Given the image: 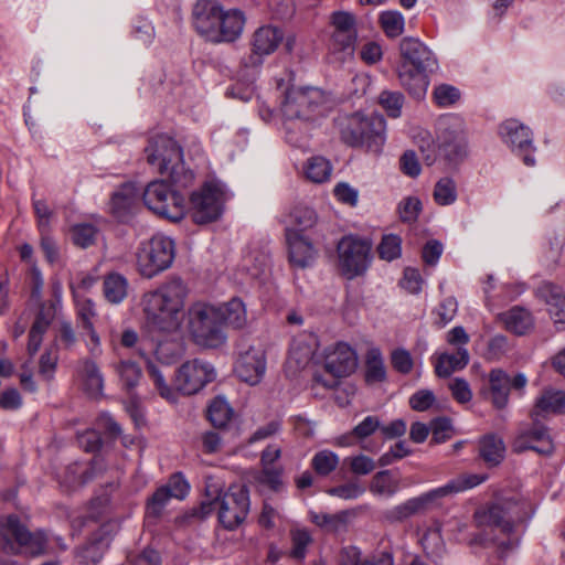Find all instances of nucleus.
Here are the masks:
<instances>
[{
    "label": "nucleus",
    "instance_id": "1",
    "mask_svg": "<svg viewBox=\"0 0 565 565\" xmlns=\"http://www.w3.org/2000/svg\"><path fill=\"white\" fill-rule=\"evenodd\" d=\"M188 295V286L179 277H171L146 292L141 299L146 328L164 335L180 333L186 316Z\"/></svg>",
    "mask_w": 565,
    "mask_h": 565
},
{
    "label": "nucleus",
    "instance_id": "2",
    "mask_svg": "<svg viewBox=\"0 0 565 565\" xmlns=\"http://www.w3.org/2000/svg\"><path fill=\"white\" fill-rule=\"evenodd\" d=\"M292 74L276 81L280 90V114L284 118L286 140L300 147L307 131V122L322 114L326 102L322 90L316 87H300L291 84Z\"/></svg>",
    "mask_w": 565,
    "mask_h": 565
},
{
    "label": "nucleus",
    "instance_id": "3",
    "mask_svg": "<svg viewBox=\"0 0 565 565\" xmlns=\"http://www.w3.org/2000/svg\"><path fill=\"white\" fill-rule=\"evenodd\" d=\"M192 15L196 32L216 44L235 42L245 26V15L241 10H225L216 0H199Z\"/></svg>",
    "mask_w": 565,
    "mask_h": 565
},
{
    "label": "nucleus",
    "instance_id": "4",
    "mask_svg": "<svg viewBox=\"0 0 565 565\" xmlns=\"http://www.w3.org/2000/svg\"><path fill=\"white\" fill-rule=\"evenodd\" d=\"M402 61L397 67L401 85L408 93L422 99L427 93L429 79L427 73L437 68V60L428 46L416 38H404L399 43Z\"/></svg>",
    "mask_w": 565,
    "mask_h": 565
},
{
    "label": "nucleus",
    "instance_id": "5",
    "mask_svg": "<svg viewBox=\"0 0 565 565\" xmlns=\"http://www.w3.org/2000/svg\"><path fill=\"white\" fill-rule=\"evenodd\" d=\"M565 406V394L562 391L546 390L537 399L531 412L532 428H522L515 436L512 447L516 452L534 450L541 455H550L553 443L547 429L539 425L540 419L558 414Z\"/></svg>",
    "mask_w": 565,
    "mask_h": 565
},
{
    "label": "nucleus",
    "instance_id": "6",
    "mask_svg": "<svg viewBox=\"0 0 565 565\" xmlns=\"http://www.w3.org/2000/svg\"><path fill=\"white\" fill-rule=\"evenodd\" d=\"M145 151L148 163L174 184L185 188L192 182L194 175L185 169L181 147L173 138L158 135L149 140Z\"/></svg>",
    "mask_w": 565,
    "mask_h": 565
},
{
    "label": "nucleus",
    "instance_id": "7",
    "mask_svg": "<svg viewBox=\"0 0 565 565\" xmlns=\"http://www.w3.org/2000/svg\"><path fill=\"white\" fill-rule=\"evenodd\" d=\"M206 495L211 499L209 503H202L204 514L211 511V505H216L218 520L227 530H234L246 519L249 510L248 491L244 486H231L221 495V487L209 478L205 486Z\"/></svg>",
    "mask_w": 565,
    "mask_h": 565
},
{
    "label": "nucleus",
    "instance_id": "8",
    "mask_svg": "<svg viewBox=\"0 0 565 565\" xmlns=\"http://www.w3.org/2000/svg\"><path fill=\"white\" fill-rule=\"evenodd\" d=\"M342 140L352 147H366L380 152L385 142L386 122L382 116L366 118L361 114L338 118Z\"/></svg>",
    "mask_w": 565,
    "mask_h": 565
},
{
    "label": "nucleus",
    "instance_id": "9",
    "mask_svg": "<svg viewBox=\"0 0 565 565\" xmlns=\"http://www.w3.org/2000/svg\"><path fill=\"white\" fill-rule=\"evenodd\" d=\"M249 44L250 52L244 55L241 62L245 74L254 77L258 74L265 57L275 53L281 44L288 53H291L296 45V38L292 34L285 36L280 28L267 24L255 30Z\"/></svg>",
    "mask_w": 565,
    "mask_h": 565
},
{
    "label": "nucleus",
    "instance_id": "10",
    "mask_svg": "<svg viewBox=\"0 0 565 565\" xmlns=\"http://www.w3.org/2000/svg\"><path fill=\"white\" fill-rule=\"evenodd\" d=\"M188 329L194 342L205 348H217L225 343L218 308L206 302H194L188 310Z\"/></svg>",
    "mask_w": 565,
    "mask_h": 565
},
{
    "label": "nucleus",
    "instance_id": "11",
    "mask_svg": "<svg viewBox=\"0 0 565 565\" xmlns=\"http://www.w3.org/2000/svg\"><path fill=\"white\" fill-rule=\"evenodd\" d=\"M0 539L3 551L15 555L39 556L45 552L47 545L43 531H29L14 514L0 519Z\"/></svg>",
    "mask_w": 565,
    "mask_h": 565
},
{
    "label": "nucleus",
    "instance_id": "12",
    "mask_svg": "<svg viewBox=\"0 0 565 565\" xmlns=\"http://www.w3.org/2000/svg\"><path fill=\"white\" fill-rule=\"evenodd\" d=\"M174 256V242L168 236L154 235L139 245L136 253L137 269L142 277L153 278L172 265Z\"/></svg>",
    "mask_w": 565,
    "mask_h": 565
},
{
    "label": "nucleus",
    "instance_id": "13",
    "mask_svg": "<svg viewBox=\"0 0 565 565\" xmlns=\"http://www.w3.org/2000/svg\"><path fill=\"white\" fill-rule=\"evenodd\" d=\"M142 198L146 206L161 217L179 222L185 215L184 198L163 181L150 182Z\"/></svg>",
    "mask_w": 565,
    "mask_h": 565
},
{
    "label": "nucleus",
    "instance_id": "14",
    "mask_svg": "<svg viewBox=\"0 0 565 565\" xmlns=\"http://www.w3.org/2000/svg\"><path fill=\"white\" fill-rule=\"evenodd\" d=\"M227 199L225 184L215 180L205 182L190 198L193 221L198 224L216 221Z\"/></svg>",
    "mask_w": 565,
    "mask_h": 565
},
{
    "label": "nucleus",
    "instance_id": "15",
    "mask_svg": "<svg viewBox=\"0 0 565 565\" xmlns=\"http://www.w3.org/2000/svg\"><path fill=\"white\" fill-rule=\"evenodd\" d=\"M371 242L356 235L343 236L337 246L339 268L343 276L353 279L363 275L371 263Z\"/></svg>",
    "mask_w": 565,
    "mask_h": 565
},
{
    "label": "nucleus",
    "instance_id": "16",
    "mask_svg": "<svg viewBox=\"0 0 565 565\" xmlns=\"http://www.w3.org/2000/svg\"><path fill=\"white\" fill-rule=\"evenodd\" d=\"M438 131L437 147L449 161L458 162L468 156L466 126L461 117H444L438 124Z\"/></svg>",
    "mask_w": 565,
    "mask_h": 565
},
{
    "label": "nucleus",
    "instance_id": "17",
    "mask_svg": "<svg viewBox=\"0 0 565 565\" xmlns=\"http://www.w3.org/2000/svg\"><path fill=\"white\" fill-rule=\"evenodd\" d=\"M323 366L333 380H324L321 375L316 374L313 381L323 387L331 388L337 385L338 379L347 377L355 372L358 354L349 344L338 342L326 350Z\"/></svg>",
    "mask_w": 565,
    "mask_h": 565
},
{
    "label": "nucleus",
    "instance_id": "18",
    "mask_svg": "<svg viewBox=\"0 0 565 565\" xmlns=\"http://www.w3.org/2000/svg\"><path fill=\"white\" fill-rule=\"evenodd\" d=\"M521 508L511 499L499 500L476 511L475 520L479 527H494L509 534L516 521H521Z\"/></svg>",
    "mask_w": 565,
    "mask_h": 565
},
{
    "label": "nucleus",
    "instance_id": "19",
    "mask_svg": "<svg viewBox=\"0 0 565 565\" xmlns=\"http://www.w3.org/2000/svg\"><path fill=\"white\" fill-rule=\"evenodd\" d=\"M333 32L330 42V53L339 62H345L354 54L356 29L354 15L339 11L331 17Z\"/></svg>",
    "mask_w": 565,
    "mask_h": 565
},
{
    "label": "nucleus",
    "instance_id": "20",
    "mask_svg": "<svg viewBox=\"0 0 565 565\" xmlns=\"http://www.w3.org/2000/svg\"><path fill=\"white\" fill-rule=\"evenodd\" d=\"M215 377V370L209 362L193 359L179 366L175 372L174 386L183 395H193Z\"/></svg>",
    "mask_w": 565,
    "mask_h": 565
},
{
    "label": "nucleus",
    "instance_id": "21",
    "mask_svg": "<svg viewBox=\"0 0 565 565\" xmlns=\"http://www.w3.org/2000/svg\"><path fill=\"white\" fill-rule=\"evenodd\" d=\"M499 135L527 167L535 164L532 131L516 119H508L499 127Z\"/></svg>",
    "mask_w": 565,
    "mask_h": 565
},
{
    "label": "nucleus",
    "instance_id": "22",
    "mask_svg": "<svg viewBox=\"0 0 565 565\" xmlns=\"http://www.w3.org/2000/svg\"><path fill=\"white\" fill-rule=\"evenodd\" d=\"M72 294L76 306L77 317L85 331V345L93 358H99L103 354L102 341L98 335L93 319L96 317L95 303L92 299L78 292L77 288L72 287Z\"/></svg>",
    "mask_w": 565,
    "mask_h": 565
},
{
    "label": "nucleus",
    "instance_id": "23",
    "mask_svg": "<svg viewBox=\"0 0 565 565\" xmlns=\"http://www.w3.org/2000/svg\"><path fill=\"white\" fill-rule=\"evenodd\" d=\"M288 259L292 267L305 269L311 267L318 258V248L311 239L295 228L285 231Z\"/></svg>",
    "mask_w": 565,
    "mask_h": 565
},
{
    "label": "nucleus",
    "instance_id": "24",
    "mask_svg": "<svg viewBox=\"0 0 565 565\" xmlns=\"http://www.w3.org/2000/svg\"><path fill=\"white\" fill-rule=\"evenodd\" d=\"M487 480V476L477 473H462L449 480L446 484L427 491L419 495L425 509L439 504L449 495L472 489Z\"/></svg>",
    "mask_w": 565,
    "mask_h": 565
},
{
    "label": "nucleus",
    "instance_id": "25",
    "mask_svg": "<svg viewBox=\"0 0 565 565\" xmlns=\"http://www.w3.org/2000/svg\"><path fill=\"white\" fill-rule=\"evenodd\" d=\"M235 372L247 384H258L266 372L265 351L260 347H250L239 355L235 365Z\"/></svg>",
    "mask_w": 565,
    "mask_h": 565
},
{
    "label": "nucleus",
    "instance_id": "26",
    "mask_svg": "<svg viewBox=\"0 0 565 565\" xmlns=\"http://www.w3.org/2000/svg\"><path fill=\"white\" fill-rule=\"evenodd\" d=\"M89 354V358H83L78 361L76 367L77 379L82 390L92 398L103 396L105 379L100 367Z\"/></svg>",
    "mask_w": 565,
    "mask_h": 565
},
{
    "label": "nucleus",
    "instance_id": "27",
    "mask_svg": "<svg viewBox=\"0 0 565 565\" xmlns=\"http://www.w3.org/2000/svg\"><path fill=\"white\" fill-rule=\"evenodd\" d=\"M511 377L501 369L489 373V388L481 393L491 402L493 407L503 409L509 403Z\"/></svg>",
    "mask_w": 565,
    "mask_h": 565
},
{
    "label": "nucleus",
    "instance_id": "28",
    "mask_svg": "<svg viewBox=\"0 0 565 565\" xmlns=\"http://www.w3.org/2000/svg\"><path fill=\"white\" fill-rule=\"evenodd\" d=\"M541 297L545 300L547 306V311L557 326L559 330H563L565 320H564V303L565 297L563 292V288L561 286H556L552 282H544L540 289Z\"/></svg>",
    "mask_w": 565,
    "mask_h": 565
},
{
    "label": "nucleus",
    "instance_id": "29",
    "mask_svg": "<svg viewBox=\"0 0 565 565\" xmlns=\"http://www.w3.org/2000/svg\"><path fill=\"white\" fill-rule=\"evenodd\" d=\"M139 200V190L136 184L128 182L117 189L110 200V210L113 214L124 220L135 207Z\"/></svg>",
    "mask_w": 565,
    "mask_h": 565
},
{
    "label": "nucleus",
    "instance_id": "30",
    "mask_svg": "<svg viewBox=\"0 0 565 565\" xmlns=\"http://www.w3.org/2000/svg\"><path fill=\"white\" fill-rule=\"evenodd\" d=\"M218 308L222 326L233 329H243L247 326V309L244 301L239 298H232L230 301Z\"/></svg>",
    "mask_w": 565,
    "mask_h": 565
},
{
    "label": "nucleus",
    "instance_id": "31",
    "mask_svg": "<svg viewBox=\"0 0 565 565\" xmlns=\"http://www.w3.org/2000/svg\"><path fill=\"white\" fill-rule=\"evenodd\" d=\"M469 363L466 348H458L454 353H441L435 363V372L439 377H448L454 372L462 370Z\"/></svg>",
    "mask_w": 565,
    "mask_h": 565
},
{
    "label": "nucleus",
    "instance_id": "32",
    "mask_svg": "<svg viewBox=\"0 0 565 565\" xmlns=\"http://www.w3.org/2000/svg\"><path fill=\"white\" fill-rule=\"evenodd\" d=\"M399 478L391 470L376 472L369 484L370 492L379 498H391L399 490Z\"/></svg>",
    "mask_w": 565,
    "mask_h": 565
},
{
    "label": "nucleus",
    "instance_id": "33",
    "mask_svg": "<svg viewBox=\"0 0 565 565\" xmlns=\"http://www.w3.org/2000/svg\"><path fill=\"white\" fill-rule=\"evenodd\" d=\"M508 331L524 334L533 324L530 312L523 308L514 307L498 316Z\"/></svg>",
    "mask_w": 565,
    "mask_h": 565
},
{
    "label": "nucleus",
    "instance_id": "34",
    "mask_svg": "<svg viewBox=\"0 0 565 565\" xmlns=\"http://www.w3.org/2000/svg\"><path fill=\"white\" fill-rule=\"evenodd\" d=\"M111 367L117 374L121 387L127 392L132 391L142 377L141 367L131 360L120 359L118 362H114Z\"/></svg>",
    "mask_w": 565,
    "mask_h": 565
},
{
    "label": "nucleus",
    "instance_id": "35",
    "mask_svg": "<svg viewBox=\"0 0 565 565\" xmlns=\"http://www.w3.org/2000/svg\"><path fill=\"white\" fill-rule=\"evenodd\" d=\"M332 164L322 156H313L307 159L302 167L303 177L312 183H324L330 180Z\"/></svg>",
    "mask_w": 565,
    "mask_h": 565
},
{
    "label": "nucleus",
    "instance_id": "36",
    "mask_svg": "<svg viewBox=\"0 0 565 565\" xmlns=\"http://www.w3.org/2000/svg\"><path fill=\"white\" fill-rule=\"evenodd\" d=\"M104 295L108 302L121 303L128 296L129 282L127 278L119 273H109L104 278Z\"/></svg>",
    "mask_w": 565,
    "mask_h": 565
},
{
    "label": "nucleus",
    "instance_id": "37",
    "mask_svg": "<svg viewBox=\"0 0 565 565\" xmlns=\"http://www.w3.org/2000/svg\"><path fill=\"white\" fill-rule=\"evenodd\" d=\"M315 352L316 343L310 342L307 339H295L290 345L287 367H305L311 361Z\"/></svg>",
    "mask_w": 565,
    "mask_h": 565
},
{
    "label": "nucleus",
    "instance_id": "38",
    "mask_svg": "<svg viewBox=\"0 0 565 565\" xmlns=\"http://www.w3.org/2000/svg\"><path fill=\"white\" fill-rule=\"evenodd\" d=\"M317 222V214L315 210L309 206L298 205L295 206L289 214L284 218L286 227L295 228L302 233V231L311 228Z\"/></svg>",
    "mask_w": 565,
    "mask_h": 565
},
{
    "label": "nucleus",
    "instance_id": "39",
    "mask_svg": "<svg viewBox=\"0 0 565 565\" xmlns=\"http://www.w3.org/2000/svg\"><path fill=\"white\" fill-rule=\"evenodd\" d=\"M386 379V367L379 348H371L365 355V380L369 383L383 382Z\"/></svg>",
    "mask_w": 565,
    "mask_h": 565
},
{
    "label": "nucleus",
    "instance_id": "40",
    "mask_svg": "<svg viewBox=\"0 0 565 565\" xmlns=\"http://www.w3.org/2000/svg\"><path fill=\"white\" fill-rule=\"evenodd\" d=\"M207 416L214 427L223 428L232 420L234 411L223 396H217L211 402Z\"/></svg>",
    "mask_w": 565,
    "mask_h": 565
},
{
    "label": "nucleus",
    "instance_id": "41",
    "mask_svg": "<svg viewBox=\"0 0 565 565\" xmlns=\"http://www.w3.org/2000/svg\"><path fill=\"white\" fill-rule=\"evenodd\" d=\"M505 447L502 439L490 435L480 440V456L489 466L499 465L504 457Z\"/></svg>",
    "mask_w": 565,
    "mask_h": 565
},
{
    "label": "nucleus",
    "instance_id": "42",
    "mask_svg": "<svg viewBox=\"0 0 565 565\" xmlns=\"http://www.w3.org/2000/svg\"><path fill=\"white\" fill-rule=\"evenodd\" d=\"M52 313L53 310L38 313L29 334L28 351L30 355H34L40 349L43 334L46 332L49 326L53 322Z\"/></svg>",
    "mask_w": 565,
    "mask_h": 565
},
{
    "label": "nucleus",
    "instance_id": "43",
    "mask_svg": "<svg viewBox=\"0 0 565 565\" xmlns=\"http://www.w3.org/2000/svg\"><path fill=\"white\" fill-rule=\"evenodd\" d=\"M352 515L353 512L351 511H341L335 514L311 513V521L320 527L337 532L345 527Z\"/></svg>",
    "mask_w": 565,
    "mask_h": 565
},
{
    "label": "nucleus",
    "instance_id": "44",
    "mask_svg": "<svg viewBox=\"0 0 565 565\" xmlns=\"http://www.w3.org/2000/svg\"><path fill=\"white\" fill-rule=\"evenodd\" d=\"M425 507L419 497L412 498L385 512V519L391 522L403 521L420 511Z\"/></svg>",
    "mask_w": 565,
    "mask_h": 565
},
{
    "label": "nucleus",
    "instance_id": "45",
    "mask_svg": "<svg viewBox=\"0 0 565 565\" xmlns=\"http://www.w3.org/2000/svg\"><path fill=\"white\" fill-rule=\"evenodd\" d=\"M147 370L159 395L162 398L167 399L168 402H175L178 398L177 387L173 388L167 383L166 377L160 367L157 364L149 362L147 365Z\"/></svg>",
    "mask_w": 565,
    "mask_h": 565
},
{
    "label": "nucleus",
    "instance_id": "46",
    "mask_svg": "<svg viewBox=\"0 0 565 565\" xmlns=\"http://www.w3.org/2000/svg\"><path fill=\"white\" fill-rule=\"evenodd\" d=\"M381 26L388 38H397L404 32V15L396 10L384 11L380 14Z\"/></svg>",
    "mask_w": 565,
    "mask_h": 565
},
{
    "label": "nucleus",
    "instance_id": "47",
    "mask_svg": "<svg viewBox=\"0 0 565 565\" xmlns=\"http://www.w3.org/2000/svg\"><path fill=\"white\" fill-rule=\"evenodd\" d=\"M98 230L89 223H78L71 228L72 242L82 248L93 245L97 238Z\"/></svg>",
    "mask_w": 565,
    "mask_h": 565
},
{
    "label": "nucleus",
    "instance_id": "48",
    "mask_svg": "<svg viewBox=\"0 0 565 565\" xmlns=\"http://www.w3.org/2000/svg\"><path fill=\"white\" fill-rule=\"evenodd\" d=\"M461 97L460 90L449 84H439L434 87L433 99L438 107L446 108L455 105Z\"/></svg>",
    "mask_w": 565,
    "mask_h": 565
},
{
    "label": "nucleus",
    "instance_id": "49",
    "mask_svg": "<svg viewBox=\"0 0 565 565\" xmlns=\"http://www.w3.org/2000/svg\"><path fill=\"white\" fill-rule=\"evenodd\" d=\"M379 104L386 111L387 116L398 118L402 114L404 96L399 92L383 90L379 95Z\"/></svg>",
    "mask_w": 565,
    "mask_h": 565
},
{
    "label": "nucleus",
    "instance_id": "50",
    "mask_svg": "<svg viewBox=\"0 0 565 565\" xmlns=\"http://www.w3.org/2000/svg\"><path fill=\"white\" fill-rule=\"evenodd\" d=\"M87 471L88 469L86 466L77 462L73 463L65 469L61 484L67 490L75 489L88 480L89 477L86 476Z\"/></svg>",
    "mask_w": 565,
    "mask_h": 565
},
{
    "label": "nucleus",
    "instance_id": "51",
    "mask_svg": "<svg viewBox=\"0 0 565 565\" xmlns=\"http://www.w3.org/2000/svg\"><path fill=\"white\" fill-rule=\"evenodd\" d=\"M434 199L439 205H450L457 200V190L450 178L440 179L434 189Z\"/></svg>",
    "mask_w": 565,
    "mask_h": 565
},
{
    "label": "nucleus",
    "instance_id": "52",
    "mask_svg": "<svg viewBox=\"0 0 565 565\" xmlns=\"http://www.w3.org/2000/svg\"><path fill=\"white\" fill-rule=\"evenodd\" d=\"M339 465V457L335 452L330 450H321L312 458V467L318 475L328 476Z\"/></svg>",
    "mask_w": 565,
    "mask_h": 565
},
{
    "label": "nucleus",
    "instance_id": "53",
    "mask_svg": "<svg viewBox=\"0 0 565 565\" xmlns=\"http://www.w3.org/2000/svg\"><path fill=\"white\" fill-rule=\"evenodd\" d=\"M402 239L399 236L394 234H388L383 236L377 252L382 259L385 260H394L401 256L402 253Z\"/></svg>",
    "mask_w": 565,
    "mask_h": 565
},
{
    "label": "nucleus",
    "instance_id": "54",
    "mask_svg": "<svg viewBox=\"0 0 565 565\" xmlns=\"http://www.w3.org/2000/svg\"><path fill=\"white\" fill-rule=\"evenodd\" d=\"M238 76L247 82L246 86L242 87V85L239 83H236L235 85H233L231 88L227 89L226 94L228 96L238 98L243 102H248L254 96L253 84H254L257 75H255L254 77H252L250 75H246L242 67V62H241L239 70H238Z\"/></svg>",
    "mask_w": 565,
    "mask_h": 565
},
{
    "label": "nucleus",
    "instance_id": "55",
    "mask_svg": "<svg viewBox=\"0 0 565 565\" xmlns=\"http://www.w3.org/2000/svg\"><path fill=\"white\" fill-rule=\"evenodd\" d=\"M422 202L417 196H407L398 204L399 217L403 222L413 223L422 212Z\"/></svg>",
    "mask_w": 565,
    "mask_h": 565
},
{
    "label": "nucleus",
    "instance_id": "56",
    "mask_svg": "<svg viewBox=\"0 0 565 565\" xmlns=\"http://www.w3.org/2000/svg\"><path fill=\"white\" fill-rule=\"evenodd\" d=\"M365 492V489L358 481H350L344 484L327 490V493L343 500H355Z\"/></svg>",
    "mask_w": 565,
    "mask_h": 565
},
{
    "label": "nucleus",
    "instance_id": "57",
    "mask_svg": "<svg viewBox=\"0 0 565 565\" xmlns=\"http://www.w3.org/2000/svg\"><path fill=\"white\" fill-rule=\"evenodd\" d=\"M50 289L52 299L49 302L43 303L39 312H47L49 310H53L52 319L54 320L62 308L63 286L61 280L53 278Z\"/></svg>",
    "mask_w": 565,
    "mask_h": 565
},
{
    "label": "nucleus",
    "instance_id": "58",
    "mask_svg": "<svg viewBox=\"0 0 565 565\" xmlns=\"http://www.w3.org/2000/svg\"><path fill=\"white\" fill-rule=\"evenodd\" d=\"M172 499L168 488H159L148 501L147 514L159 516L167 503Z\"/></svg>",
    "mask_w": 565,
    "mask_h": 565
},
{
    "label": "nucleus",
    "instance_id": "59",
    "mask_svg": "<svg viewBox=\"0 0 565 565\" xmlns=\"http://www.w3.org/2000/svg\"><path fill=\"white\" fill-rule=\"evenodd\" d=\"M291 556L296 559H302L306 555V548L311 543V536L307 530L298 529L292 531Z\"/></svg>",
    "mask_w": 565,
    "mask_h": 565
},
{
    "label": "nucleus",
    "instance_id": "60",
    "mask_svg": "<svg viewBox=\"0 0 565 565\" xmlns=\"http://www.w3.org/2000/svg\"><path fill=\"white\" fill-rule=\"evenodd\" d=\"M391 363L394 370L402 374H408L414 366L411 353L403 348L395 349L391 353Z\"/></svg>",
    "mask_w": 565,
    "mask_h": 565
},
{
    "label": "nucleus",
    "instance_id": "61",
    "mask_svg": "<svg viewBox=\"0 0 565 565\" xmlns=\"http://www.w3.org/2000/svg\"><path fill=\"white\" fill-rule=\"evenodd\" d=\"M347 461L351 472L358 476L369 475L376 468V462L372 458L362 454L349 457Z\"/></svg>",
    "mask_w": 565,
    "mask_h": 565
},
{
    "label": "nucleus",
    "instance_id": "62",
    "mask_svg": "<svg viewBox=\"0 0 565 565\" xmlns=\"http://www.w3.org/2000/svg\"><path fill=\"white\" fill-rule=\"evenodd\" d=\"M333 195L340 203L355 206L359 200V191L348 182H339L333 188Z\"/></svg>",
    "mask_w": 565,
    "mask_h": 565
},
{
    "label": "nucleus",
    "instance_id": "63",
    "mask_svg": "<svg viewBox=\"0 0 565 565\" xmlns=\"http://www.w3.org/2000/svg\"><path fill=\"white\" fill-rule=\"evenodd\" d=\"M449 390L452 397L460 404L469 403L472 398V392L469 383L461 377H455L449 382Z\"/></svg>",
    "mask_w": 565,
    "mask_h": 565
},
{
    "label": "nucleus",
    "instance_id": "64",
    "mask_svg": "<svg viewBox=\"0 0 565 565\" xmlns=\"http://www.w3.org/2000/svg\"><path fill=\"white\" fill-rule=\"evenodd\" d=\"M458 310L457 300L454 297L445 298L436 308L441 327L446 326L456 317Z\"/></svg>",
    "mask_w": 565,
    "mask_h": 565
}]
</instances>
